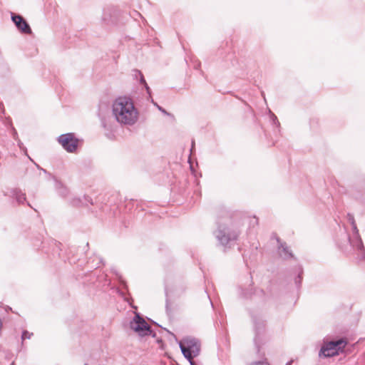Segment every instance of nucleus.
<instances>
[{
	"instance_id": "1",
	"label": "nucleus",
	"mask_w": 365,
	"mask_h": 365,
	"mask_svg": "<svg viewBox=\"0 0 365 365\" xmlns=\"http://www.w3.org/2000/svg\"><path fill=\"white\" fill-rule=\"evenodd\" d=\"M112 113L118 123L133 125L138 119V111L131 98L126 96L117 98L112 105Z\"/></svg>"
},
{
	"instance_id": "2",
	"label": "nucleus",
	"mask_w": 365,
	"mask_h": 365,
	"mask_svg": "<svg viewBox=\"0 0 365 365\" xmlns=\"http://www.w3.org/2000/svg\"><path fill=\"white\" fill-rule=\"evenodd\" d=\"M346 344L347 341L344 339H341L334 341H329L322 347L320 354H322L325 357H331L338 355L344 351Z\"/></svg>"
},
{
	"instance_id": "3",
	"label": "nucleus",
	"mask_w": 365,
	"mask_h": 365,
	"mask_svg": "<svg viewBox=\"0 0 365 365\" xmlns=\"http://www.w3.org/2000/svg\"><path fill=\"white\" fill-rule=\"evenodd\" d=\"M58 143L69 153H73L77 150L79 140L73 133H66L60 135L58 138Z\"/></svg>"
},
{
	"instance_id": "4",
	"label": "nucleus",
	"mask_w": 365,
	"mask_h": 365,
	"mask_svg": "<svg viewBox=\"0 0 365 365\" xmlns=\"http://www.w3.org/2000/svg\"><path fill=\"white\" fill-rule=\"evenodd\" d=\"M131 329L140 336L148 335L150 332L148 324L138 315H136L130 323Z\"/></svg>"
},
{
	"instance_id": "5",
	"label": "nucleus",
	"mask_w": 365,
	"mask_h": 365,
	"mask_svg": "<svg viewBox=\"0 0 365 365\" xmlns=\"http://www.w3.org/2000/svg\"><path fill=\"white\" fill-rule=\"evenodd\" d=\"M11 19L16 27L22 33L26 34H31V29L29 25L21 16L13 14Z\"/></svg>"
},
{
	"instance_id": "6",
	"label": "nucleus",
	"mask_w": 365,
	"mask_h": 365,
	"mask_svg": "<svg viewBox=\"0 0 365 365\" xmlns=\"http://www.w3.org/2000/svg\"><path fill=\"white\" fill-rule=\"evenodd\" d=\"M180 347L181 349V351H182L184 356L190 361V362L192 365H194V363L192 361L194 356L192 354L191 347H189L187 345L185 346V344H182V343L180 344Z\"/></svg>"
},
{
	"instance_id": "7",
	"label": "nucleus",
	"mask_w": 365,
	"mask_h": 365,
	"mask_svg": "<svg viewBox=\"0 0 365 365\" xmlns=\"http://www.w3.org/2000/svg\"><path fill=\"white\" fill-rule=\"evenodd\" d=\"M186 343L189 347H191L192 354L194 356H197L200 351V346L195 341L190 340L187 341Z\"/></svg>"
},
{
	"instance_id": "8",
	"label": "nucleus",
	"mask_w": 365,
	"mask_h": 365,
	"mask_svg": "<svg viewBox=\"0 0 365 365\" xmlns=\"http://www.w3.org/2000/svg\"><path fill=\"white\" fill-rule=\"evenodd\" d=\"M252 365H269V364L267 361H257V362L252 364Z\"/></svg>"
},
{
	"instance_id": "9",
	"label": "nucleus",
	"mask_w": 365,
	"mask_h": 365,
	"mask_svg": "<svg viewBox=\"0 0 365 365\" xmlns=\"http://www.w3.org/2000/svg\"><path fill=\"white\" fill-rule=\"evenodd\" d=\"M30 337V334L28 331H24L22 334V339L23 340H24L26 338H29Z\"/></svg>"
}]
</instances>
